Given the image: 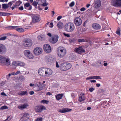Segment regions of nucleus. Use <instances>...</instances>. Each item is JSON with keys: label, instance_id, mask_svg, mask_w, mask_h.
Returning <instances> with one entry per match:
<instances>
[{"label": "nucleus", "instance_id": "nucleus-1", "mask_svg": "<svg viewBox=\"0 0 121 121\" xmlns=\"http://www.w3.org/2000/svg\"><path fill=\"white\" fill-rule=\"evenodd\" d=\"M56 67L59 68L62 71H65L69 69L71 67V64L68 62H63L60 64V65L57 61L56 62Z\"/></svg>", "mask_w": 121, "mask_h": 121}, {"label": "nucleus", "instance_id": "nucleus-2", "mask_svg": "<svg viewBox=\"0 0 121 121\" xmlns=\"http://www.w3.org/2000/svg\"><path fill=\"white\" fill-rule=\"evenodd\" d=\"M75 28L74 24L71 22L66 23L64 26L65 31L68 32H72L75 30Z\"/></svg>", "mask_w": 121, "mask_h": 121}, {"label": "nucleus", "instance_id": "nucleus-3", "mask_svg": "<svg viewBox=\"0 0 121 121\" xmlns=\"http://www.w3.org/2000/svg\"><path fill=\"white\" fill-rule=\"evenodd\" d=\"M0 63L9 66L11 64L10 59L7 56L0 55Z\"/></svg>", "mask_w": 121, "mask_h": 121}, {"label": "nucleus", "instance_id": "nucleus-4", "mask_svg": "<svg viewBox=\"0 0 121 121\" xmlns=\"http://www.w3.org/2000/svg\"><path fill=\"white\" fill-rule=\"evenodd\" d=\"M58 56L59 57L62 58L64 56L66 53V49L63 47H59L57 49Z\"/></svg>", "mask_w": 121, "mask_h": 121}, {"label": "nucleus", "instance_id": "nucleus-5", "mask_svg": "<svg viewBox=\"0 0 121 121\" xmlns=\"http://www.w3.org/2000/svg\"><path fill=\"white\" fill-rule=\"evenodd\" d=\"M32 41L30 39L26 38L23 40L22 45L23 46L30 47L32 45Z\"/></svg>", "mask_w": 121, "mask_h": 121}, {"label": "nucleus", "instance_id": "nucleus-6", "mask_svg": "<svg viewBox=\"0 0 121 121\" xmlns=\"http://www.w3.org/2000/svg\"><path fill=\"white\" fill-rule=\"evenodd\" d=\"M74 23L76 26H79L82 23L81 19L79 17H76L74 20Z\"/></svg>", "mask_w": 121, "mask_h": 121}, {"label": "nucleus", "instance_id": "nucleus-7", "mask_svg": "<svg viewBox=\"0 0 121 121\" xmlns=\"http://www.w3.org/2000/svg\"><path fill=\"white\" fill-rule=\"evenodd\" d=\"M43 51L42 49L41 48L37 47L34 49L33 52L36 55H38L41 54Z\"/></svg>", "mask_w": 121, "mask_h": 121}, {"label": "nucleus", "instance_id": "nucleus-8", "mask_svg": "<svg viewBox=\"0 0 121 121\" xmlns=\"http://www.w3.org/2000/svg\"><path fill=\"white\" fill-rule=\"evenodd\" d=\"M24 55L27 57L31 59L33 58L34 56L29 50H25L24 52Z\"/></svg>", "mask_w": 121, "mask_h": 121}, {"label": "nucleus", "instance_id": "nucleus-9", "mask_svg": "<svg viewBox=\"0 0 121 121\" xmlns=\"http://www.w3.org/2000/svg\"><path fill=\"white\" fill-rule=\"evenodd\" d=\"M58 39V36L57 35H54L52 36V37L49 39L50 42L52 43H56Z\"/></svg>", "mask_w": 121, "mask_h": 121}, {"label": "nucleus", "instance_id": "nucleus-10", "mask_svg": "<svg viewBox=\"0 0 121 121\" xmlns=\"http://www.w3.org/2000/svg\"><path fill=\"white\" fill-rule=\"evenodd\" d=\"M43 48L46 53H49L51 52V47L49 44H44L43 46Z\"/></svg>", "mask_w": 121, "mask_h": 121}, {"label": "nucleus", "instance_id": "nucleus-11", "mask_svg": "<svg viewBox=\"0 0 121 121\" xmlns=\"http://www.w3.org/2000/svg\"><path fill=\"white\" fill-rule=\"evenodd\" d=\"M112 4L113 6H121V0H112Z\"/></svg>", "mask_w": 121, "mask_h": 121}, {"label": "nucleus", "instance_id": "nucleus-12", "mask_svg": "<svg viewBox=\"0 0 121 121\" xmlns=\"http://www.w3.org/2000/svg\"><path fill=\"white\" fill-rule=\"evenodd\" d=\"M74 50L76 53L79 54H81L85 52V50L82 46L79 47L78 48H75Z\"/></svg>", "mask_w": 121, "mask_h": 121}, {"label": "nucleus", "instance_id": "nucleus-13", "mask_svg": "<svg viewBox=\"0 0 121 121\" xmlns=\"http://www.w3.org/2000/svg\"><path fill=\"white\" fill-rule=\"evenodd\" d=\"M52 70L50 69L45 68V77H48L52 74Z\"/></svg>", "mask_w": 121, "mask_h": 121}, {"label": "nucleus", "instance_id": "nucleus-14", "mask_svg": "<svg viewBox=\"0 0 121 121\" xmlns=\"http://www.w3.org/2000/svg\"><path fill=\"white\" fill-rule=\"evenodd\" d=\"M72 110L71 109L67 108H62L58 109L57 111L60 113H64L66 112H69Z\"/></svg>", "mask_w": 121, "mask_h": 121}, {"label": "nucleus", "instance_id": "nucleus-15", "mask_svg": "<svg viewBox=\"0 0 121 121\" xmlns=\"http://www.w3.org/2000/svg\"><path fill=\"white\" fill-rule=\"evenodd\" d=\"M29 105L27 103L24 104H21L18 105L17 108H18L21 110H23L24 109L28 107Z\"/></svg>", "mask_w": 121, "mask_h": 121}, {"label": "nucleus", "instance_id": "nucleus-16", "mask_svg": "<svg viewBox=\"0 0 121 121\" xmlns=\"http://www.w3.org/2000/svg\"><path fill=\"white\" fill-rule=\"evenodd\" d=\"M45 68H40L38 70V73L41 76H45Z\"/></svg>", "mask_w": 121, "mask_h": 121}, {"label": "nucleus", "instance_id": "nucleus-17", "mask_svg": "<svg viewBox=\"0 0 121 121\" xmlns=\"http://www.w3.org/2000/svg\"><path fill=\"white\" fill-rule=\"evenodd\" d=\"M6 48L5 46L2 44H0V53H4L6 52Z\"/></svg>", "mask_w": 121, "mask_h": 121}, {"label": "nucleus", "instance_id": "nucleus-18", "mask_svg": "<svg viewBox=\"0 0 121 121\" xmlns=\"http://www.w3.org/2000/svg\"><path fill=\"white\" fill-rule=\"evenodd\" d=\"M39 16L38 15H35L33 16L32 18V22L34 23L39 22Z\"/></svg>", "mask_w": 121, "mask_h": 121}, {"label": "nucleus", "instance_id": "nucleus-19", "mask_svg": "<svg viewBox=\"0 0 121 121\" xmlns=\"http://www.w3.org/2000/svg\"><path fill=\"white\" fill-rule=\"evenodd\" d=\"M101 77L100 76H91L89 77H87L86 78V80H91V79H101Z\"/></svg>", "mask_w": 121, "mask_h": 121}, {"label": "nucleus", "instance_id": "nucleus-20", "mask_svg": "<svg viewBox=\"0 0 121 121\" xmlns=\"http://www.w3.org/2000/svg\"><path fill=\"white\" fill-rule=\"evenodd\" d=\"M94 7L97 8L100 6L101 5V2L99 0H96L94 1Z\"/></svg>", "mask_w": 121, "mask_h": 121}, {"label": "nucleus", "instance_id": "nucleus-21", "mask_svg": "<svg viewBox=\"0 0 121 121\" xmlns=\"http://www.w3.org/2000/svg\"><path fill=\"white\" fill-rule=\"evenodd\" d=\"M24 7L25 9L28 10H30L32 9V7L29 3H26L24 4Z\"/></svg>", "mask_w": 121, "mask_h": 121}, {"label": "nucleus", "instance_id": "nucleus-22", "mask_svg": "<svg viewBox=\"0 0 121 121\" xmlns=\"http://www.w3.org/2000/svg\"><path fill=\"white\" fill-rule=\"evenodd\" d=\"M85 99V95L84 93H82L80 95L79 100L81 102L83 101Z\"/></svg>", "mask_w": 121, "mask_h": 121}, {"label": "nucleus", "instance_id": "nucleus-23", "mask_svg": "<svg viewBox=\"0 0 121 121\" xmlns=\"http://www.w3.org/2000/svg\"><path fill=\"white\" fill-rule=\"evenodd\" d=\"M92 26L93 28L95 29L98 30L101 28L99 24L96 23L93 24Z\"/></svg>", "mask_w": 121, "mask_h": 121}, {"label": "nucleus", "instance_id": "nucleus-24", "mask_svg": "<svg viewBox=\"0 0 121 121\" xmlns=\"http://www.w3.org/2000/svg\"><path fill=\"white\" fill-rule=\"evenodd\" d=\"M29 114L27 113H25L23 114V116L21 118V120L22 121H23V119L25 118V117H26V120H27L29 118L28 117L29 116Z\"/></svg>", "mask_w": 121, "mask_h": 121}, {"label": "nucleus", "instance_id": "nucleus-25", "mask_svg": "<svg viewBox=\"0 0 121 121\" xmlns=\"http://www.w3.org/2000/svg\"><path fill=\"white\" fill-rule=\"evenodd\" d=\"M63 96V95L62 94H58L57 95L55 96L57 100H59L61 99Z\"/></svg>", "mask_w": 121, "mask_h": 121}, {"label": "nucleus", "instance_id": "nucleus-26", "mask_svg": "<svg viewBox=\"0 0 121 121\" xmlns=\"http://www.w3.org/2000/svg\"><path fill=\"white\" fill-rule=\"evenodd\" d=\"M103 63L100 60H98L97 61L96 64L98 66V67H101L103 66Z\"/></svg>", "mask_w": 121, "mask_h": 121}, {"label": "nucleus", "instance_id": "nucleus-27", "mask_svg": "<svg viewBox=\"0 0 121 121\" xmlns=\"http://www.w3.org/2000/svg\"><path fill=\"white\" fill-rule=\"evenodd\" d=\"M52 58L49 56H46L45 58V59L46 62H49L51 60Z\"/></svg>", "mask_w": 121, "mask_h": 121}, {"label": "nucleus", "instance_id": "nucleus-28", "mask_svg": "<svg viewBox=\"0 0 121 121\" xmlns=\"http://www.w3.org/2000/svg\"><path fill=\"white\" fill-rule=\"evenodd\" d=\"M28 94V93H27V91H21L18 94L20 95H23Z\"/></svg>", "mask_w": 121, "mask_h": 121}, {"label": "nucleus", "instance_id": "nucleus-29", "mask_svg": "<svg viewBox=\"0 0 121 121\" xmlns=\"http://www.w3.org/2000/svg\"><path fill=\"white\" fill-rule=\"evenodd\" d=\"M63 23L61 22H59L57 24V26L58 28L61 29L63 26Z\"/></svg>", "mask_w": 121, "mask_h": 121}, {"label": "nucleus", "instance_id": "nucleus-30", "mask_svg": "<svg viewBox=\"0 0 121 121\" xmlns=\"http://www.w3.org/2000/svg\"><path fill=\"white\" fill-rule=\"evenodd\" d=\"M78 41L79 42H84L85 41H86L87 42H91L90 40H85L83 39H79L78 40Z\"/></svg>", "mask_w": 121, "mask_h": 121}, {"label": "nucleus", "instance_id": "nucleus-31", "mask_svg": "<svg viewBox=\"0 0 121 121\" xmlns=\"http://www.w3.org/2000/svg\"><path fill=\"white\" fill-rule=\"evenodd\" d=\"M35 109V111L37 112H41L40 106H36Z\"/></svg>", "mask_w": 121, "mask_h": 121}, {"label": "nucleus", "instance_id": "nucleus-32", "mask_svg": "<svg viewBox=\"0 0 121 121\" xmlns=\"http://www.w3.org/2000/svg\"><path fill=\"white\" fill-rule=\"evenodd\" d=\"M18 61H13L12 63V66H18Z\"/></svg>", "mask_w": 121, "mask_h": 121}, {"label": "nucleus", "instance_id": "nucleus-33", "mask_svg": "<svg viewBox=\"0 0 121 121\" xmlns=\"http://www.w3.org/2000/svg\"><path fill=\"white\" fill-rule=\"evenodd\" d=\"M25 64L24 63L21 62L20 61H18V66H23L25 65Z\"/></svg>", "mask_w": 121, "mask_h": 121}, {"label": "nucleus", "instance_id": "nucleus-34", "mask_svg": "<svg viewBox=\"0 0 121 121\" xmlns=\"http://www.w3.org/2000/svg\"><path fill=\"white\" fill-rule=\"evenodd\" d=\"M49 101L43 99L40 101V102L43 104H47L48 103Z\"/></svg>", "mask_w": 121, "mask_h": 121}, {"label": "nucleus", "instance_id": "nucleus-35", "mask_svg": "<svg viewBox=\"0 0 121 121\" xmlns=\"http://www.w3.org/2000/svg\"><path fill=\"white\" fill-rule=\"evenodd\" d=\"M1 16H6L10 15L9 13L4 12H1Z\"/></svg>", "mask_w": 121, "mask_h": 121}, {"label": "nucleus", "instance_id": "nucleus-36", "mask_svg": "<svg viewBox=\"0 0 121 121\" xmlns=\"http://www.w3.org/2000/svg\"><path fill=\"white\" fill-rule=\"evenodd\" d=\"M16 30L19 32H23V29L22 28H19L16 29Z\"/></svg>", "mask_w": 121, "mask_h": 121}, {"label": "nucleus", "instance_id": "nucleus-37", "mask_svg": "<svg viewBox=\"0 0 121 121\" xmlns=\"http://www.w3.org/2000/svg\"><path fill=\"white\" fill-rule=\"evenodd\" d=\"M120 31H121V30H120V28H118L116 31V34L118 35H119V36H120V35H121V34H120Z\"/></svg>", "mask_w": 121, "mask_h": 121}, {"label": "nucleus", "instance_id": "nucleus-38", "mask_svg": "<svg viewBox=\"0 0 121 121\" xmlns=\"http://www.w3.org/2000/svg\"><path fill=\"white\" fill-rule=\"evenodd\" d=\"M22 3V2L20 0H18L17 1L16 3V6H18Z\"/></svg>", "mask_w": 121, "mask_h": 121}, {"label": "nucleus", "instance_id": "nucleus-39", "mask_svg": "<svg viewBox=\"0 0 121 121\" xmlns=\"http://www.w3.org/2000/svg\"><path fill=\"white\" fill-rule=\"evenodd\" d=\"M8 107L5 105H4V106H1L0 108V110H4V109H8Z\"/></svg>", "mask_w": 121, "mask_h": 121}, {"label": "nucleus", "instance_id": "nucleus-40", "mask_svg": "<svg viewBox=\"0 0 121 121\" xmlns=\"http://www.w3.org/2000/svg\"><path fill=\"white\" fill-rule=\"evenodd\" d=\"M38 2L35 1H34L32 4V5L35 7H36Z\"/></svg>", "mask_w": 121, "mask_h": 121}, {"label": "nucleus", "instance_id": "nucleus-41", "mask_svg": "<svg viewBox=\"0 0 121 121\" xmlns=\"http://www.w3.org/2000/svg\"><path fill=\"white\" fill-rule=\"evenodd\" d=\"M8 7V4H2V8L4 9H6Z\"/></svg>", "mask_w": 121, "mask_h": 121}, {"label": "nucleus", "instance_id": "nucleus-42", "mask_svg": "<svg viewBox=\"0 0 121 121\" xmlns=\"http://www.w3.org/2000/svg\"><path fill=\"white\" fill-rule=\"evenodd\" d=\"M40 107L41 108V111L42 110H46V108L44 106L42 105H40Z\"/></svg>", "mask_w": 121, "mask_h": 121}, {"label": "nucleus", "instance_id": "nucleus-43", "mask_svg": "<svg viewBox=\"0 0 121 121\" xmlns=\"http://www.w3.org/2000/svg\"><path fill=\"white\" fill-rule=\"evenodd\" d=\"M17 26H10L9 28L11 29H15L16 30V29H17Z\"/></svg>", "mask_w": 121, "mask_h": 121}, {"label": "nucleus", "instance_id": "nucleus-44", "mask_svg": "<svg viewBox=\"0 0 121 121\" xmlns=\"http://www.w3.org/2000/svg\"><path fill=\"white\" fill-rule=\"evenodd\" d=\"M42 117H39L37 118L35 121H42Z\"/></svg>", "mask_w": 121, "mask_h": 121}, {"label": "nucleus", "instance_id": "nucleus-45", "mask_svg": "<svg viewBox=\"0 0 121 121\" xmlns=\"http://www.w3.org/2000/svg\"><path fill=\"white\" fill-rule=\"evenodd\" d=\"M42 117H39L37 118L35 121H42Z\"/></svg>", "mask_w": 121, "mask_h": 121}, {"label": "nucleus", "instance_id": "nucleus-46", "mask_svg": "<svg viewBox=\"0 0 121 121\" xmlns=\"http://www.w3.org/2000/svg\"><path fill=\"white\" fill-rule=\"evenodd\" d=\"M6 38V36H4L2 37H1L0 38V40H4Z\"/></svg>", "mask_w": 121, "mask_h": 121}, {"label": "nucleus", "instance_id": "nucleus-47", "mask_svg": "<svg viewBox=\"0 0 121 121\" xmlns=\"http://www.w3.org/2000/svg\"><path fill=\"white\" fill-rule=\"evenodd\" d=\"M63 34L65 36L67 37L68 38L70 37V36L69 34H66L65 33H64Z\"/></svg>", "mask_w": 121, "mask_h": 121}, {"label": "nucleus", "instance_id": "nucleus-48", "mask_svg": "<svg viewBox=\"0 0 121 121\" xmlns=\"http://www.w3.org/2000/svg\"><path fill=\"white\" fill-rule=\"evenodd\" d=\"M95 89L93 87H91L89 89V91L91 92H92Z\"/></svg>", "mask_w": 121, "mask_h": 121}, {"label": "nucleus", "instance_id": "nucleus-49", "mask_svg": "<svg viewBox=\"0 0 121 121\" xmlns=\"http://www.w3.org/2000/svg\"><path fill=\"white\" fill-rule=\"evenodd\" d=\"M38 40H42L43 39V38L41 36L39 35L38 37Z\"/></svg>", "mask_w": 121, "mask_h": 121}, {"label": "nucleus", "instance_id": "nucleus-50", "mask_svg": "<svg viewBox=\"0 0 121 121\" xmlns=\"http://www.w3.org/2000/svg\"><path fill=\"white\" fill-rule=\"evenodd\" d=\"M62 18V16H58L57 18V21H59L60 19Z\"/></svg>", "mask_w": 121, "mask_h": 121}, {"label": "nucleus", "instance_id": "nucleus-51", "mask_svg": "<svg viewBox=\"0 0 121 121\" xmlns=\"http://www.w3.org/2000/svg\"><path fill=\"white\" fill-rule=\"evenodd\" d=\"M10 117H7L6 119L5 120H4V121H10L12 118H10Z\"/></svg>", "mask_w": 121, "mask_h": 121}, {"label": "nucleus", "instance_id": "nucleus-52", "mask_svg": "<svg viewBox=\"0 0 121 121\" xmlns=\"http://www.w3.org/2000/svg\"><path fill=\"white\" fill-rule=\"evenodd\" d=\"M74 5V2H71L69 4V6L70 7H72Z\"/></svg>", "mask_w": 121, "mask_h": 121}, {"label": "nucleus", "instance_id": "nucleus-53", "mask_svg": "<svg viewBox=\"0 0 121 121\" xmlns=\"http://www.w3.org/2000/svg\"><path fill=\"white\" fill-rule=\"evenodd\" d=\"M49 26L51 28L53 27V25L52 22H51L50 23V24L49 25Z\"/></svg>", "mask_w": 121, "mask_h": 121}, {"label": "nucleus", "instance_id": "nucleus-54", "mask_svg": "<svg viewBox=\"0 0 121 121\" xmlns=\"http://www.w3.org/2000/svg\"><path fill=\"white\" fill-rule=\"evenodd\" d=\"M48 5V4L47 3H46L45 2L43 3V4H42V5L45 6H47Z\"/></svg>", "mask_w": 121, "mask_h": 121}, {"label": "nucleus", "instance_id": "nucleus-55", "mask_svg": "<svg viewBox=\"0 0 121 121\" xmlns=\"http://www.w3.org/2000/svg\"><path fill=\"white\" fill-rule=\"evenodd\" d=\"M85 10V8L84 7H82L81 9L80 10L81 11H83Z\"/></svg>", "mask_w": 121, "mask_h": 121}, {"label": "nucleus", "instance_id": "nucleus-56", "mask_svg": "<svg viewBox=\"0 0 121 121\" xmlns=\"http://www.w3.org/2000/svg\"><path fill=\"white\" fill-rule=\"evenodd\" d=\"M19 9L20 10H22L23 9V6H22L19 8Z\"/></svg>", "mask_w": 121, "mask_h": 121}, {"label": "nucleus", "instance_id": "nucleus-57", "mask_svg": "<svg viewBox=\"0 0 121 121\" xmlns=\"http://www.w3.org/2000/svg\"><path fill=\"white\" fill-rule=\"evenodd\" d=\"M20 73V71H18L17 72H16V73H15V75H17L18 74H19Z\"/></svg>", "mask_w": 121, "mask_h": 121}, {"label": "nucleus", "instance_id": "nucleus-58", "mask_svg": "<svg viewBox=\"0 0 121 121\" xmlns=\"http://www.w3.org/2000/svg\"><path fill=\"white\" fill-rule=\"evenodd\" d=\"M34 93V92L33 91H31L29 92V94L30 95H32Z\"/></svg>", "mask_w": 121, "mask_h": 121}, {"label": "nucleus", "instance_id": "nucleus-59", "mask_svg": "<svg viewBox=\"0 0 121 121\" xmlns=\"http://www.w3.org/2000/svg\"><path fill=\"white\" fill-rule=\"evenodd\" d=\"M1 95H4L5 96H6V95L5 93L4 92H2L1 94Z\"/></svg>", "mask_w": 121, "mask_h": 121}, {"label": "nucleus", "instance_id": "nucleus-60", "mask_svg": "<svg viewBox=\"0 0 121 121\" xmlns=\"http://www.w3.org/2000/svg\"><path fill=\"white\" fill-rule=\"evenodd\" d=\"M90 82H91L95 83L96 82V81L94 80H92L90 81Z\"/></svg>", "mask_w": 121, "mask_h": 121}, {"label": "nucleus", "instance_id": "nucleus-61", "mask_svg": "<svg viewBox=\"0 0 121 121\" xmlns=\"http://www.w3.org/2000/svg\"><path fill=\"white\" fill-rule=\"evenodd\" d=\"M41 86L42 87H45L46 86V84L42 83L41 84Z\"/></svg>", "mask_w": 121, "mask_h": 121}, {"label": "nucleus", "instance_id": "nucleus-62", "mask_svg": "<svg viewBox=\"0 0 121 121\" xmlns=\"http://www.w3.org/2000/svg\"><path fill=\"white\" fill-rule=\"evenodd\" d=\"M16 5H13L11 7V9L12 10H13L16 7Z\"/></svg>", "mask_w": 121, "mask_h": 121}, {"label": "nucleus", "instance_id": "nucleus-63", "mask_svg": "<svg viewBox=\"0 0 121 121\" xmlns=\"http://www.w3.org/2000/svg\"><path fill=\"white\" fill-rule=\"evenodd\" d=\"M100 86V84L99 83H97L96 84V86L97 87H99Z\"/></svg>", "mask_w": 121, "mask_h": 121}, {"label": "nucleus", "instance_id": "nucleus-64", "mask_svg": "<svg viewBox=\"0 0 121 121\" xmlns=\"http://www.w3.org/2000/svg\"><path fill=\"white\" fill-rule=\"evenodd\" d=\"M20 121H27V120H26V117H25V118L23 119V120L22 121L21 120V119H20Z\"/></svg>", "mask_w": 121, "mask_h": 121}]
</instances>
